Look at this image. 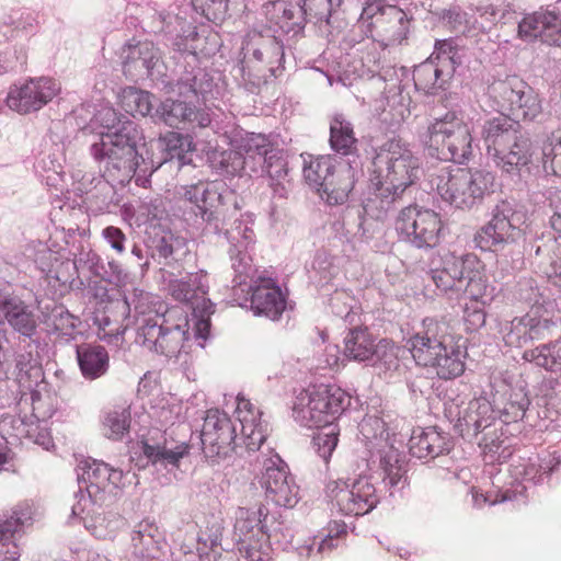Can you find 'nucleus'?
<instances>
[{
    "label": "nucleus",
    "mask_w": 561,
    "mask_h": 561,
    "mask_svg": "<svg viewBox=\"0 0 561 561\" xmlns=\"http://www.w3.org/2000/svg\"><path fill=\"white\" fill-rule=\"evenodd\" d=\"M241 55L237 72L247 84L259 87L275 76V68L284 58V50L274 36L250 32L243 41Z\"/></svg>",
    "instance_id": "nucleus-10"
},
{
    "label": "nucleus",
    "mask_w": 561,
    "mask_h": 561,
    "mask_svg": "<svg viewBox=\"0 0 561 561\" xmlns=\"http://www.w3.org/2000/svg\"><path fill=\"white\" fill-rule=\"evenodd\" d=\"M453 343L451 328L442 319L427 318L423 321L422 331L415 333L408 342L410 353L420 366L432 367L442 352H446Z\"/></svg>",
    "instance_id": "nucleus-17"
},
{
    "label": "nucleus",
    "mask_w": 561,
    "mask_h": 561,
    "mask_svg": "<svg viewBox=\"0 0 561 561\" xmlns=\"http://www.w3.org/2000/svg\"><path fill=\"white\" fill-rule=\"evenodd\" d=\"M450 77L449 69H442L435 64L433 58L422 62L413 71L415 87L424 91H430L437 85L442 87Z\"/></svg>",
    "instance_id": "nucleus-45"
},
{
    "label": "nucleus",
    "mask_w": 561,
    "mask_h": 561,
    "mask_svg": "<svg viewBox=\"0 0 561 561\" xmlns=\"http://www.w3.org/2000/svg\"><path fill=\"white\" fill-rule=\"evenodd\" d=\"M236 431L227 413L218 409L208 410L201 432L205 456L213 461L230 456L239 446Z\"/></svg>",
    "instance_id": "nucleus-18"
},
{
    "label": "nucleus",
    "mask_w": 561,
    "mask_h": 561,
    "mask_svg": "<svg viewBox=\"0 0 561 561\" xmlns=\"http://www.w3.org/2000/svg\"><path fill=\"white\" fill-rule=\"evenodd\" d=\"M359 432L370 448L379 454L378 468L382 473V483L392 495L394 490L402 489L407 478L404 455L394 446L396 439L390 438L386 422L376 415H367L359 423Z\"/></svg>",
    "instance_id": "nucleus-9"
},
{
    "label": "nucleus",
    "mask_w": 561,
    "mask_h": 561,
    "mask_svg": "<svg viewBox=\"0 0 561 561\" xmlns=\"http://www.w3.org/2000/svg\"><path fill=\"white\" fill-rule=\"evenodd\" d=\"M376 344L367 328H354L344 337V355L353 360L369 362Z\"/></svg>",
    "instance_id": "nucleus-42"
},
{
    "label": "nucleus",
    "mask_w": 561,
    "mask_h": 561,
    "mask_svg": "<svg viewBox=\"0 0 561 561\" xmlns=\"http://www.w3.org/2000/svg\"><path fill=\"white\" fill-rule=\"evenodd\" d=\"M66 268L72 267L77 273L88 271L93 276H98L101 278H105L104 265L100 255L93 250H84L82 249L78 256L75 259L73 263H62Z\"/></svg>",
    "instance_id": "nucleus-56"
},
{
    "label": "nucleus",
    "mask_w": 561,
    "mask_h": 561,
    "mask_svg": "<svg viewBox=\"0 0 561 561\" xmlns=\"http://www.w3.org/2000/svg\"><path fill=\"white\" fill-rule=\"evenodd\" d=\"M50 321L54 329L62 335H71L79 323V319L72 316L64 307H56L51 311Z\"/></svg>",
    "instance_id": "nucleus-64"
},
{
    "label": "nucleus",
    "mask_w": 561,
    "mask_h": 561,
    "mask_svg": "<svg viewBox=\"0 0 561 561\" xmlns=\"http://www.w3.org/2000/svg\"><path fill=\"white\" fill-rule=\"evenodd\" d=\"M531 156L533 142L530 138L518 130L514 140L506 145L503 152L494 158V162L504 171L511 172L514 168L528 164Z\"/></svg>",
    "instance_id": "nucleus-38"
},
{
    "label": "nucleus",
    "mask_w": 561,
    "mask_h": 561,
    "mask_svg": "<svg viewBox=\"0 0 561 561\" xmlns=\"http://www.w3.org/2000/svg\"><path fill=\"white\" fill-rule=\"evenodd\" d=\"M350 404L347 393L335 385H313L300 390L293 402V417L305 427H316L313 447L328 461L339 440L340 428L335 421Z\"/></svg>",
    "instance_id": "nucleus-2"
},
{
    "label": "nucleus",
    "mask_w": 561,
    "mask_h": 561,
    "mask_svg": "<svg viewBox=\"0 0 561 561\" xmlns=\"http://www.w3.org/2000/svg\"><path fill=\"white\" fill-rule=\"evenodd\" d=\"M299 4L305 22L328 24L333 12L340 7L341 0H301Z\"/></svg>",
    "instance_id": "nucleus-51"
},
{
    "label": "nucleus",
    "mask_w": 561,
    "mask_h": 561,
    "mask_svg": "<svg viewBox=\"0 0 561 561\" xmlns=\"http://www.w3.org/2000/svg\"><path fill=\"white\" fill-rule=\"evenodd\" d=\"M264 12L268 22L284 33L297 34L304 27L305 18L299 3L276 0L267 3Z\"/></svg>",
    "instance_id": "nucleus-34"
},
{
    "label": "nucleus",
    "mask_w": 561,
    "mask_h": 561,
    "mask_svg": "<svg viewBox=\"0 0 561 561\" xmlns=\"http://www.w3.org/2000/svg\"><path fill=\"white\" fill-rule=\"evenodd\" d=\"M37 389H28L31 391L32 415L37 422H45L50 419L57 410V398L46 390V386L42 385Z\"/></svg>",
    "instance_id": "nucleus-49"
},
{
    "label": "nucleus",
    "mask_w": 561,
    "mask_h": 561,
    "mask_svg": "<svg viewBox=\"0 0 561 561\" xmlns=\"http://www.w3.org/2000/svg\"><path fill=\"white\" fill-rule=\"evenodd\" d=\"M401 353H404L401 347L388 340H381L376 344L369 363L379 375L391 377L401 369Z\"/></svg>",
    "instance_id": "nucleus-40"
},
{
    "label": "nucleus",
    "mask_w": 561,
    "mask_h": 561,
    "mask_svg": "<svg viewBox=\"0 0 561 561\" xmlns=\"http://www.w3.org/2000/svg\"><path fill=\"white\" fill-rule=\"evenodd\" d=\"M130 425V413L125 408H117L108 411L103 420L104 435L113 440H119L128 433Z\"/></svg>",
    "instance_id": "nucleus-52"
},
{
    "label": "nucleus",
    "mask_w": 561,
    "mask_h": 561,
    "mask_svg": "<svg viewBox=\"0 0 561 561\" xmlns=\"http://www.w3.org/2000/svg\"><path fill=\"white\" fill-rule=\"evenodd\" d=\"M524 357L534 360L538 366L547 370L558 371L561 369L560 347L558 344H547L534 351L525 352Z\"/></svg>",
    "instance_id": "nucleus-55"
},
{
    "label": "nucleus",
    "mask_w": 561,
    "mask_h": 561,
    "mask_svg": "<svg viewBox=\"0 0 561 561\" xmlns=\"http://www.w3.org/2000/svg\"><path fill=\"white\" fill-rule=\"evenodd\" d=\"M525 222L523 210L508 201H501L493 208L491 220L477 231L473 241L483 251L515 242L522 237Z\"/></svg>",
    "instance_id": "nucleus-14"
},
{
    "label": "nucleus",
    "mask_w": 561,
    "mask_h": 561,
    "mask_svg": "<svg viewBox=\"0 0 561 561\" xmlns=\"http://www.w3.org/2000/svg\"><path fill=\"white\" fill-rule=\"evenodd\" d=\"M443 201L459 209H470L492 192L494 175L478 169L445 165L431 175Z\"/></svg>",
    "instance_id": "nucleus-5"
},
{
    "label": "nucleus",
    "mask_w": 561,
    "mask_h": 561,
    "mask_svg": "<svg viewBox=\"0 0 561 561\" xmlns=\"http://www.w3.org/2000/svg\"><path fill=\"white\" fill-rule=\"evenodd\" d=\"M304 178L306 182L314 187L321 195L325 183L332 175V171L337 163L332 156H309V160L304 159Z\"/></svg>",
    "instance_id": "nucleus-41"
},
{
    "label": "nucleus",
    "mask_w": 561,
    "mask_h": 561,
    "mask_svg": "<svg viewBox=\"0 0 561 561\" xmlns=\"http://www.w3.org/2000/svg\"><path fill=\"white\" fill-rule=\"evenodd\" d=\"M356 138L353 125L342 114H336L330 123V146L343 156H348L355 148Z\"/></svg>",
    "instance_id": "nucleus-43"
},
{
    "label": "nucleus",
    "mask_w": 561,
    "mask_h": 561,
    "mask_svg": "<svg viewBox=\"0 0 561 561\" xmlns=\"http://www.w3.org/2000/svg\"><path fill=\"white\" fill-rule=\"evenodd\" d=\"M153 95L144 90L134 87L123 89L121 94V103L123 108L130 115L147 116L153 110Z\"/></svg>",
    "instance_id": "nucleus-46"
},
{
    "label": "nucleus",
    "mask_w": 561,
    "mask_h": 561,
    "mask_svg": "<svg viewBox=\"0 0 561 561\" xmlns=\"http://www.w3.org/2000/svg\"><path fill=\"white\" fill-rule=\"evenodd\" d=\"M262 162L264 172H266L273 181L280 182L287 175V162L279 150L275 149L271 151Z\"/></svg>",
    "instance_id": "nucleus-63"
},
{
    "label": "nucleus",
    "mask_w": 561,
    "mask_h": 561,
    "mask_svg": "<svg viewBox=\"0 0 561 561\" xmlns=\"http://www.w3.org/2000/svg\"><path fill=\"white\" fill-rule=\"evenodd\" d=\"M213 163L221 174L236 175L244 169L247 158L238 151L227 150L215 154Z\"/></svg>",
    "instance_id": "nucleus-57"
},
{
    "label": "nucleus",
    "mask_w": 561,
    "mask_h": 561,
    "mask_svg": "<svg viewBox=\"0 0 561 561\" xmlns=\"http://www.w3.org/2000/svg\"><path fill=\"white\" fill-rule=\"evenodd\" d=\"M557 7L540 9L526 15L518 24V36L525 42L539 38L548 45H560L561 21Z\"/></svg>",
    "instance_id": "nucleus-23"
},
{
    "label": "nucleus",
    "mask_w": 561,
    "mask_h": 561,
    "mask_svg": "<svg viewBox=\"0 0 561 561\" xmlns=\"http://www.w3.org/2000/svg\"><path fill=\"white\" fill-rule=\"evenodd\" d=\"M489 95L497 111L513 116L514 121H534L541 113L538 94L517 76L494 81L489 87Z\"/></svg>",
    "instance_id": "nucleus-13"
},
{
    "label": "nucleus",
    "mask_w": 561,
    "mask_h": 561,
    "mask_svg": "<svg viewBox=\"0 0 561 561\" xmlns=\"http://www.w3.org/2000/svg\"><path fill=\"white\" fill-rule=\"evenodd\" d=\"M419 158L400 140L383 144L373 160L371 178L402 193L419 178Z\"/></svg>",
    "instance_id": "nucleus-12"
},
{
    "label": "nucleus",
    "mask_w": 561,
    "mask_h": 561,
    "mask_svg": "<svg viewBox=\"0 0 561 561\" xmlns=\"http://www.w3.org/2000/svg\"><path fill=\"white\" fill-rule=\"evenodd\" d=\"M535 319L528 316L515 318L505 328L504 341L507 345L522 347L534 339Z\"/></svg>",
    "instance_id": "nucleus-48"
},
{
    "label": "nucleus",
    "mask_w": 561,
    "mask_h": 561,
    "mask_svg": "<svg viewBox=\"0 0 561 561\" xmlns=\"http://www.w3.org/2000/svg\"><path fill=\"white\" fill-rule=\"evenodd\" d=\"M518 130L519 123L507 116L504 112H501L497 116L488 118L481 131L488 154L494 159L502 153L505 146L514 140Z\"/></svg>",
    "instance_id": "nucleus-29"
},
{
    "label": "nucleus",
    "mask_w": 561,
    "mask_h": 561,
    "mask_svg": "<svg viewBox=\"0 0 561 561\" xmlns=\"http://www.w3.org/2000/svg\"><path fill=\"white\" fill-rule=\"evenodd\" d=\"M188 453V446L184 443L176 444L169 442L165 437L163 440L150 437L142 442V454L157 470L167 469L172 471L179 467L180 460Z\"/></svg>",
    "instance_id": "nucleus-31"
},
{
    "label": "nucleus",
    "mask_w": 561,
    "mask_h": 561,
    "mask_svg": "<svg viewBox=\"0 0 561 561\" xmlns=\"http://www.w3.org/2000/svg\"><path fill=\"white\" fill-rule=\"evenodd\" d=\"M473 254L456 255L447 252L437 259H433L428 275L436 288L449 298L461 296V279L466 270H472Z\"/></svg>",
    "instance_id": "nucleus-22"
},
{
    "label": "nucleus",
    "mask_w": 561,
    "mask_h": 561,
    "mask_svg": "<svg viewBox=\"0 0 561 561\" xmlns=\"http://www.w3.org/2000/svg\"><path fill=\"white\" fill-rule=\"evenodd\" d=\"M442 379H453L460 376L465 370L462 353L450 343L446 352H442L432 367Z\"/></svg>",
    "instance_id": "nucleus-47"
},
{
    "label": "nucleus",
    "mask_w": 561,
    "mask_h": 561,
    "mask_svg": "<svg viewBox=\"0 0 561 561\" xmlns=\"http://www.w3.org/2000/svg\"><path fill=\"white\" fill-rule=\"evenodd\" d=\"M346 535V525L343 522L334 520L330 523L325 529L323 537L318 540L317 553L320 556L330 554L339 547L342 537Z\"/></svg>",
    "instance_id": "nucleus-58"
},
{
    "label": "nucleus",
    "mask_w": 561,
    "mask_h": 561,
    "mask_svg": "<svg viewBox=\"0 0 561 561\" xmlns=\"http://www.w3.org/2000/svg\"><path fill=\"white\" fill-rule=\"evenodd\" d=\"M359 171V164L356 160L337 161L331 178L325 183L321 198L330 205L344 204L354 188Z\"/></svg>",
    "instance_id": "nucleus-28"
},
{
    "label": "nucleus",
    "mask_w": 561,
    "mask_h": 561,
    "mask_svg": "<svg viewBox=\"0 0 561 561\" xmlns=\"http://www.w3.org/2000/svg\"><path fill=\"white\" fill-rule=\"evenodd\" d=\"M176 196L184 209V217L194 224H207L219 231L222 207L227 201H232L237 208L233 192L224 188L217 182H202L182 185L176 190Z\"/></svg>",
    "instance_id": "nucleus-8"
},
{
    "label": "nucleus",
    "mask_w": 561,
    "mask_h": 561,
    "mask_svg": "<svg viewBox=\"0 0 561 561\" xmlns=\"http://www.w3.org/2000/svg\"><path fill=\"white\" fill-rule=\"evenodd\" d=\"M137 325V341L165 357H178L191 347L186 319L173 323L164 314L154 313L138 319Z\"/></svg>",
    "instance_id": "nucleus-11"
},
{
    "label": "nucleus",
    "mask_w": 561,
    "mask_h": 561,
    "mask_svg": "<svg viewBox=\"0 0 561 561\" xmlns=\"http://www.w3.org/2000/svg\"><path fill=\"white\" fill-rule=\"evenodd\" d=\"M77 476L79 492L76 495L77 502L72 505L71 515L80 517L92 534L101 537L103 534L99 528L103 526L105 518L99 510L112 489L125 486L128 472L125 474L104 461L88 458L79 461Z\"/></svg>",
    "instance_id": "nucleus-3"
},
{
    "label": "nucleus",
    "mask_w": 561,
    "mask_h": 561,
    "mask_svg": "<svg viewBox=\"0 0 561 561\" xmlns=\"http://www.w3.org/2000/svg\"><path fill=\"white\" fill-rule=\"evenodd\" d=\"M214 81L203 69L185 70L175 82L170 83V92L179 99L168 98L156 110L154 116L170 127H179L181 123L194 122L197 118L195 102L206 101L213 91Z\"/></svg>",
    "instance_id": "nucleus-6"
},
{
    "label": "nucleus",
    "mask_w": 561,
    "mask_h": 561,
    "mask_svg": "<svg viewBox=\"0 0 561 561\" xmlns=\"http://www.w3.org/2000/svg\"><path fill=\"white\" fill-rule=\"evenodd\" d=\"M443 222L437 213L416 205L403 208L396 222L401 238L417 249L435 248L440 241Z\"/></svg>",
    "instance_id": "nucleus-15"
},
{
    "label": "nucleus",
    "mask_w": 561,
    "mask_h": 561,
    "mask_svg": "<svg viewBox=\"0 0 561 561\" xmlns=\"http://www.w3.org/2000/svg\"><path fill=\"white\" fill-rule=\"evenodd\" d=\"M472 270H466L461 282V295H467L474 304L486 306L495 297V287L488 283L483 263L473 254Z\"/></svg>",
    "instance_id": "nucleus-33"
},
{
    "label": "nucleus",
    "mask_w": 561,
    "mask_h": 561,
    "mask_svg": "<svg viewBox=\"0 0 561 561\" xmlns=\"http://www.w3.org/2000/svg\"><path fill=\"white\" fill-rule=\"evenodd\" d=\"M28 424L18 415H2L0 419V435L5 440L9 438L21 439L28 434Z\"/></svg>",
    "instance_id": "nucleus-59"
},
{
    "label": "nucleus",
    "mask_w": 561,
    "mask_h": 561,
    "mask_svg": "<svg viewBox=\"0 0 561 561\" xmlns=\"http://www.w3.org/2000/svg\"><path fill=\"white\" fill-rule=\"evenodd\" d=\"M181 241L174 238L171 233L163 234L152 240V244L149 245L151 250V256L161 257L164 260H175L174 255L179 251Z\"/></svg>",
    "instance_id": "nucleus-60"
},
{
    "label": "nucleus",
    "mask_w": 561,
    "mask_h": 561,
    "mask_svg": "<svg viewBox=\"0 0 561 561\" xmlns=\"http://www.w3.org/2000/svg\"><path fill=\"white\" fill-rule=\"evenodd\" d=\"M369 473H359L355 478L330 481L327 484V495L332 510L345 516H364L370 513L379 503L380 494L376 488L378 480L382 481L379 468L369 469Z\"/></svg>",
    "instance_id": "nucleus-7"
},
{
    "label": "nucleus",
    "mask_w": 561,
    "mask_h": 561,
    "mask_svg": "<svg viewBox=\"0 0 561 561\" xmlns=\"http://www.w3.org/2000/svg\"><path fill=\"white\" fill-rule=\"evenodd\" d=\"M77 359L85 379L94 380L106 374L108 353L104 346L83 344L77 347Z\"/></svg>",
    "instance_id": "nucleus-37"
},
{
    "label": "nucleus",
    "mask_w": 561,
    "mask_h": 561,
    "mask_svg": "<svg viewBox=\"0 0 561 561\" xmlns=\"http://www.w3.org/2000/svg\"><path fill=\"white\" fill-rule=\"evenodd\" d=\"M240 0H192L195 11L214 23L222 22L230 10L237 9Z\"/></svg>",
    "instance_id": "nucleus-50"
},
{
    "label": "nucleus",
    "mask_w": 561,
    "mask_h": 561,
    "mask_svg": "<svg viewBox=\"0 0 561 561\" xmlns=\"http://www.w3.org/2000/svg\"><path fill=\"white\" fill-rule=\"evenodd\" d=\"M28 518L26 513L20 511L0 516V557L3 560L16 561L20 558L18 535Z\"/></svg>",
    "instance_id": "nucleus-35"
},
{
    "label": "nucleus",
    "mask_w": 561,
    "mask_h": 561,
    "mask_svg": "<svg viewBox=\"0 0 561 561\" xmlns=\"http://www.w3.org/2000/svg\"><path fill=\"white\" fill-rule=\"evenodd\" d=\"M373 192L364 203L365 213L378 220L383 219L392 208L394 201L402 192L385 184V182L370 178Z\"/></svg>",
    "instance_id": "nucleus-39"
},
{
    "label": "nucleus",
    "mask_w": 561,
    "mask_h": 561,
    "mask_svg": "<svg viewBox=\"0 0 561 561\" xmlns=\"http://www.w3.org/2000/svg\"><path fill=\"white\" fill-rule=\"evenodd\" d=\"M226 234L230 242L229 253L236 273L234 282L241 285L252 273V259L249 250L254 243L255 233L249 221L236 220Z\"/></svg>",
    "instance_id": "nucleus-24"
},
{
    "label": "nucleus",
    "mask_w": 561,
    "mask_h": 561,
    "mask_svg": "<svg viewBox=\"0 0 561 561\" xmlns=\"http://www.w3.org/2000/svg\"><path fill=\"white\" fill-rule=\"evenodd\" d=\"M430 58H433L442 69L448 68L449 75H453L456 67L461 65V53L454 46L451 39L436 42L435 50Z\"/></svg>",
    "instance_id": "nucleus-54"
},
{
    "label": "nucleus",
    "mask_w": 561,
    "mask_h": 561,
    "mask_svg": "<svg viewBox=\"0 0 561 561\" xmlns=\"http://www.w3.org/2000/svg\"><path fill=\"white\" fill-rule=\"evenodd\" d=\"M168 290L175 300L188 304L195 313L201 306L203 311L214 307L211 301L206 298L208 279L203 271L191 273L183 278L170 279Z\"/></svg>",
    "instance_id": "nucleus-26"
},
{
    "label": "nucleus",
    "mask_w": 561,
    "mask_h": 561,
    "mask_svg": "<svg viewBox=\"0 0 561 561\" xmlns=\"http://www.w3.org/2000/svg\"><path fill=\"white\" fill-rule=\"evenodd\" d=\"M263 484L266 496L276 505L294 507L299 501V486L284 460L272 451L262 455Z\"/></svg>",
    "instance_id": "nucleus-19"
},
{
    "label": "nucleus",
    "mask_w": 561,
    "mask_h": 561,
    "mask_svg": "<svg viewBox=\"0 0 561 561\" xmlns=\"http://www.w3.org/2000/svg\"><path fill=\"white\" fill-rule=\"evenodd\" d=\"M236 417L241 426L240 437L249 451L259 450L267 436V423L262 421V412L248 399L238 396L236 398Z\"/></svg>",
    "instance_id": "nucleus-25"
},
{
    "label": "nucleus",
    "mask_w": 561,
    "mask_h": 561,
    "mask_svg": "<svg viewBox=\"0 0 561 561\" xmlns=\"http://www.w3.org/2000/svg\"><path fill=\"white\" fill-rule=\"evenodd\" d=\"M119 57L123 72L130 80L154 78L162 73L161 53L151 42H129L122 47Z\"/></svg>",
    "instance_id": "nucleus-21"
},
{
    "label": "nucleus",
    "mask_w": 561,
    "mask_h": 561,
    "mask_svg": "<svg viewBox=\"0 0 561 561\" xmlns=\"http://www.w3.org/2000/svg\"><path fill=\"white\" fill-rule=\"evenodd\" d=\"M262 507L236 511L232 539L242 553L250 561H264L268 558L270 535L264 530Z\"/></svg>",
    "instance_id": "nucleus-16"
},
{
    "label": "nucleus",
    "mask_w": 561,
    "mask_h": 561,
    "mask_svg": "<svg viewBox=\"0 0 561 561\" xmlns=\"http://www.w3.org/2000/svg\"><path fill=\"white\" fill-rule=\"evenodd\" d=\"M60 92V84L48 77L26 80L13 84L5 102L10 110L20 114L36 112L49 103Z\"/></svg>",
    "instance_id": "nucleus-20"
},
{
    "label": "nucleus",
    "mask_w": 561,
    "mask_h": 561,
    "mask_svg": "<svg viewBox=\"0 0 561 561\" xmlns=\"http://www.w3.org/2000/svg\"><path fill=\"white\" fill-rule=\"evenodd\" d=\"M164 149L170 160L178 159L179 163H185V152L190 149L191 142L186 137L176 133H170L163 138Z\"/></svg>",
    "instance_id": "nucleus-61"
},
{
    "label": "nucleus",
    "mask_w": 561,
    "mask_h": 561,
    "mask_svg": "<svg viewBox=\"0 0 561 561\" xmlns=\"http://www.w3.org/2000/svg\"><path fill=\"white\" fill-rule=\"evenodd\" d=\"M161 535L154 523L141 520L131 533L133 561H154L160 557Z\"/></svg>",
    "instance_id": "nucleus-32"
},
{
    "label": "nucleus",
    "mask_w": 561,
    "mask_h": 561,
    "mask_svg": "<svg viewBox=\"0 0 561 561\" xmlns=\"http://www.w3.org/2000/svg\"><path fill=\"white\" fill-rule=\"evenodd\" d=\"M409 450L419 459L435 458L448 450L447 439L434 427L416 428L410 437Z\"/></svg>",
    "instance_id": "nucleus-36"
},
{
    "label": "nucleus",
    "mask_w": 561,
    "mask_h": 561,
    "mask_svg": "<svg viewBox=\"0 0 561 561\" xmlns=\"http://www.w3.org/2000/svg\"><path fill=\"white\" fill-rule=\"evenodd\" d=\"M251 308L257 316L278 320L286 308V300L279 286L271 278H260L252 287Z\"/></svg>",
    "instance_id": "nucleus-30"
},
{
    "label": "nucleus",
    "mask_w": 561,
    "mask_h": 561,
    "mask_svg": "<svg viewBox=\"0 0 561 561\" xmlns=\"http://www.w3.org/2000/svg\"><path fill=\"white\" fill-rule=\"evenodd\" d=\"M559 463L560 460L557 457L543 465L527 460L515 467V476L534 484L543 483L545 478H548L558 468Z\"/></svg>",
    "instance_id": "nucleus-53"
},
{
    "label": "nucleus",
    "mask_w": 561,
    "mask_h": 561,
    "mask_svg": "<svg viewBox=\"0 0 561 561\" xmlns=\"http://www.w3.org/2000/svg\"><path fill=\"white\" fill-rule=\"evenodd\" d=\"M91 122L103 130L99 133V139L92 142L90 152L113 180L123 183L137 175L138 182L148 172H153L138 149L141 133L134 122L107 105L101 106Z\"/></svg>",
    "instance_id": "nucleus-1"
},
{
    "label": "nucleus",
    "mask_w": 561,
    "mask_h": 561,
    "mask_svg": "<svg viewBox=\"0 0 561 561\" xmlns=\"http://www.w3.org/2000/svg\"><path fill=\"white\" fill-rule=\"evenodd\" d=\"M471 124L461 110L444 113L434 110L426 125L417 131L420 141L455 163L468 161L473 153Z\"/></svg>",
    "instance_id": "nucleus-4"
},
{
    "label": "nucleus",
    "mask_w": 561,
    "mask_h": 561,
    "mask_svg": "<svg viewBox=\"0 0 561 561\" xmlns=\"http://www.w3.org/2000/svg\"><path fill=\"white\" fill-rule=\"evenodd\" d=\"M3 321L26 337L36 332L37 319L33 308L20 297L0 291V323Z\"/></svg>",
    "instance_id": "nucleus-27"
},
{
    "label": "nucleus",
    "mask_w": 561,
    "mask_h": 561,
    "mask_svg": "<svg viewBox=\"0 0 561 561\" xmlns=\"http://www.w3.org/2000/svg\"><path fill=\"white\" fill-rule=\"evenodd\" d=\"M37 169H42L46 173L45 179L47 185L58 186L62 182L64 167L60 158L53 154L43 157L36 165Z\"/></svg>",
    "instance_id": "nucleus-62"
},
{
    "label": "nucleus",
    "mask_w": 561,
    "mask_h": 561,
    "mask_svg": "<svg viewBox=\"0 0 561 561\" xmlns=\"http://www.w3.org/2000/svg\"><path fill=\"white\" fill-rule=\"evenodd\" d=\"M16 381L22 389L38 387L43 381V369L36 355L32 352L20 353L16 356Z\"/></svg>",
    "instance_id": "nucleus-44"
}]
</instances>
